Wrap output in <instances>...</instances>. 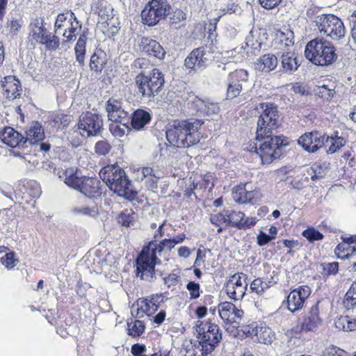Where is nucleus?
I'll return each mask as SVG.
<instances>
[{
    "instance_id": "f257e3e1",
    "label": "nucleus",
    "mask_w": 356,
    "mask_h": 356,
    "mask_svg": "<svg viewBox=\"0 0 356 356\" xmlns=\"http://www.w3.org/2000/svg\"><path fill=\"white\" fill-rule=\"evenodd\" d=\"M186 234H179L172 238H165L159 242L151 241L143 248L136 260L137 276L144 280H150L154 274V266L160 261L158 256L163 251H170L176 245L182 243Z\"/></svg>"
},
{
    "instance_id": "f03ea898",
    "label": "nucleus",
    "mask_w": 356,
    "mask_h": 356,
    "mask_svg": "<svg viewBox=\"0 0 356 356\" xmlns=\"http://www.w3.org/2000/svg\"><path fill=\"white\" fill-rule=\"evenodd\" d=\"M203 122L197 119L177 120L169 123L165 135L169 143L178 148L197 144L200 139L199 129Z\"/></svg>"
},
{
    "instance_id": "7ed1b4c3",
    "label": "nucleus",
    "mask_w": 356,
    "mask_h": 356,
    "mask_svg": "<svg viewBox=\"0 0 356 356\" xmlns=\"http://www.w3.org/2000/svg\"><path fill=\"white\" fill-rule=\"evenodd\" d=\"M102 180L111 191L126 200H134L137 192L133 188L131 181L123 169L118 165H107L99 172Z\"/></svg>"
},
{
    "instance_id": "20e7f679",
    "label": "nucleus",
    "mask_w": 356,
    "mask_h": 356,
    "mask_svg": "<svg viewBox=\"0 0 356 356\" xmlns=\"http://www.w3.org/2000/svg\"><path fill=\"white\" fill-rule=\"evenodd\" d=\"M305 56L314 65L321 66L332 64L337 58L334 45L322 38L309 42L305 47Z\"/></svg>"
},
{
    "instance_id": "39448f33",
    "label": "nucleus",
    "mask_w": 356,
    "mask_h": 356,
    "mask_svg": "<svg viewBox=\"0 0 356 356\" xmlns=\"http://www.w3.org/2000/svg\"><path fill=\"white\" fill-rule=\"evenodd\" d=\"M255 144L254 152L259 156L263 164H269L280 155V147L283 145V140L280 136L270 134L259 136Z\"/></svg>"
},
{
    "instance_id": "423d86ee",
    "label": "nucleus",
    "mask_w": 356,
    "mask_h": 356,
    "mask_svg": "<svg viewBox=\"0 0 356 356\" xmlns=\"http://www.w3.org/2000/svg\"><path fill=\"white\" fill-rule=\"evenodd\" d=\"M136 84L143 97L150 98L158 95L165 80L162 72L154 68L147 73H140L136 76Z\"/></svg>"
},
{
    "instance_id": "0eeeda50",
    "label": "nucleus",
    "mask_w": 356,
    "mask_h": 356,
    "mask_svg": "<svg viewBox=\"0 0 356 356\" xmlns=\"http://www.w3.org/2000/svg\"><path fill=\"white\" fill-rule=\"evenodd\" d=\"M316 26L320 33H323L332 40L343 38L346 33L343 22L338 17L332 14L318 15L315 19Z\"/></svg>"
},
{
    "instance_id": "6e6552de",
    "label": "nucleus",
    "mask_w": 356,
    "mask_h": 356,
    "mask_svg": "<svg viewBox=\"0 0 356 356\" xmlns=\"http://www.w3.org/2000/svg\"><path fill=\"white\" fill-rule=\"evenodd\" d=\"M197 343L211 353L218 346L222 339L218 325L211 322H201L196 329Z\"/></svg>"
},
{
    "instance_id": "1a4fd4ad",
    "label": "nucleus",
    "mask_w": 356,
    "mask_h": 356,
    "mask_svg": "<svg viewBox=\"0 0 356 356\" xmlns=\"http://www.w3.org/2000/svg\"><path fill=\"white\" fill-rule=\"evenodd\" d=\"M261 113L257 122V138L259 136L271 133L280 123L277 108L271 103L260 104Z\"/></svg>"
},
{
    "instance_id": "9d476101",
    "label": "nucleus",
    "mask_w": 356,
    "mask_h": 356,
    "mask_svg": "<svg viewBox=\"0 0 356 356\" xmlns=\"http://www.w3.org/2000/svg\"><path fill=\"white\" fill-rule=\"evenodd\" d=\"M65 26L66 29L63 36L65 41H74L81 31L82 24L72 10L58 15L55 22V33H58L59 30Z\"/></svg>"
},
{
    "instance_id": "9b49d317",
    "label": "nucleus",
    "mask_w": 356,
    "mask_h": 356,
    "mask_svg": "<svg viewBox=\"0 0 356 356\" xmlns=\"http://www.w3.org/2000/svg\"><path fill=\"white\" fill-rule=\"evenodd\" d=\"M170 6L166 0H152L141 13L143 24L154 26L170 13Z\"/></svg>"
},
{
    "instance_id": "f8f14e48",
    "label": "nucleus",
    "mask_w": 356,
    "mask_h": 356,
    "mask_svg": "<svg viewBox=\"0 0 356 356\" xmlns=\"http://www.w3.org/2000/svg\"><path fill=\"white\" fill-rule=\"evenodd\" d=\"M322 322L318 305L315 304L302 314L297 326L293 327L292 331L296 334L301 332H316L321 325Z\"/></svg>"
},
{
    "instance_id": "ddd939ff",
    "label": "nucleus",
    "mask_w": 356,
    "mask_h": 356,
    "mask_svg": "<svg viewBox=\"0 0 356 356\" xmlns=\"http://www.w3.org/2000/svg\"><path fill=\"white\" fill-rule=\"evenodd\" d=\"M248 275L243 273H235L229 277L225 290L230 299L241 300L243 298L248 290Z\"/></svg>"
},
{
    "instance_id": "4468645a",
    "label": "nucleus",
    "mask_w": 356,
    "mask_h": 356,
    "mask_svg": "<svg viewBox=\"0 0 356 356\" xmlns=\"http://www.w3.org/2000/svg\"><path fill=\"white\" fill-rule=\"evenodd\" d=\"M24 144L29 143L34 146V151L48 152L50 145L42 143L44 138V132L42 125L38 122H33L25 131Z\"/></svg>"
},
{
    "instance_id": "2eb2a0df",
    "label": "nucleus",
    "mask_w": 356,
    "mask_h": 356,
    "mask_svg": "<svg viewBox=\"0 0 356 356\" xmlns=\"http://www.w3.org/2000/svg\"><path fill=\"white\" fill-rule=\"evenodd\" d=\"M103 127L102 117L97 113L86 112L80 118L79 129L81 134L86 136H94L98 134Z\"/></svg>"
},
{
    "instance_id": "dca6fc26",
    "label": "nucleus",
    "mask_w": 356,
    "mask_h": 356,
    "mask_svg": "<svg viewBox=\"0 0 356 356\" xmlns=\"http://www.w3.org/2000/svg\"><path fill=\"white\" fill-rule=\"evenodd\" d=\"M311 293L310 287L307 285L300 286L291 291L286 297L287 309L292 313L302 309Z\"/></svg>"
},
{
    "instance_id": "f3484780",
    "label": "nucleus",
    "mask_w": 356,
    "mask_h": 356,
    "mask_svg": "<svg viewBox=\"0 0 356 356\" xmlns=\"http://www.w3.org/2000/svg\"><path fill=\"white\" fill-rule=\"evenodd\" d=\"M105 108L108 120L126 125L130 122L129 113L122 108V102L118 99L111 97L106 103Z\"/></svg>"
},
{
    "instance_id": "a211bd4d",
    "label": "nucleus",
    "mask_w": 356,
    "mask_h": 356,
    "mask_svg": "<svg viewBox=\"0 0 356 356\" xmlns=\"http://www.w3.org/2000/svg\"><path fill=\"white\" fill-rule=\"evenodd\" d=\"M325 136L318 131L305 133L298 139V144L308 152L314 153L325 145Z\"/></svg>"
},
{
    "instance_id": "6ab92c4d",
    "label": "nucleus",
    "mask_w": 356,
    "mask_h": 356,
    "mask_svg": "<svg viewBox=\"0 0 356 356\" xmlns=\"http://www.w3.org/2000/svg\"><path fill=\"white\" fill-rule=\"evenodd\" d=\"M220 318L224 321L238 325L243 317L244 312L241 309L237 308L230 302H221L218 306Z\"/></svg>"
},
{
    "instance_id": "aec40b11",
    "label": "nucleus",
    "mask_w": 356,
    "mask_h": 356,
    "mask_svg": "<svg viewBox=\"0 0 356 356\" xmlns=\"http://www.w3.org/2000/svg\"><path fill=\"white\" fill-rule=\"evenodd\" d=\"M227 220L228 225L236 227L239 229H247L254 227L257 222L255 217L247 216L245 222H242L243 218L245 217V213L241 211H226Z\"/></svg>"
},
{
    "instance_id": "412c9836",
    "label": "nucleus",
    "mask_w": 356,
    "mask_h": 356,
    "mask_svg": "<svg viewBox=\"0 0 356 356\" xmlns=\"http://www.w3.org/2000/svg\"><path fill=\"white\" fill-rule=\"evenodd\" d=\"M191 103L193 109L200 115H211L217 114L220 111L218 104L211 102L209 99H202L197 97H193Z\"/></svg>"
},
{
    "instance_id": "4be33fe9",
    "label": "nucleus",
    "mask_w": 356,
    "mask_h": 356,
    "mask_svg": "<svg viewBox=\"0 0 356 356\" xmlns=\"http://www.w3.org/2000/svg\"><path fill=\"white\" fill-rule=\"evenodd\" d=\"M141 50L146 54L158 59H163L165 51L162 46L156 40L149 38H143L140 42Z\"/></svg>"
},
{
    "instance_id": "5701e85b",
    "label": "nucleus",
    "mask_w": 356,
    "mask_h": 356,
    "mask_svg": "<svg viewBox=\"0 0 356 356\" xmlns=\"http://www.w3.org/2000/svg\"><path fill=\"white\" fill-rule=\"evenodd\" d=\"M293 33L288 29L285 31H277L274 40V48L280 50L281 53L286 51H292L294 44Z\"/></svg>"
},
{
    "instance_id": "b1692460",
    "label": "nucleus",
    "mask_w": 356,
    "mask_h": 356,
    "mask_svg": "<svg viewBox=\"0 0 356 356\" xmlns=\"http://www.w3.org/2000/svg\"><path fill=\"white\" fill-rule=\"evenodd\" d=\"M2 88L5 97L12 99L19 97L22 90L19 81L14 76L4 77L2 81Z\"/></svg>"
},
{
    "instance_id": "393cba45",
    "label": "nucleus",
    "mask_w": 356,
    "mask_h": 356,
    "mask_svg": "<svg viewBox=\"0 0 356 356\" xmlns=\"http://www.w3.org/2000/svg\"><path fill=\"white\" fill-rule=\"evenodd\" d=\"M282 72L288 74H292L300 66L297 56L292 51H286L282 53L280 56Z\"/></svg>"
},
{
    "instance_id": "a878e982",
    "label": "nucleus",
    "mask_w": 356,
    "mask_h": 356,
    "mask_svg": "<svg viewBox=\"0 0 356 356\" xmlns=\"http://www.w3.org/2000/svg\"><path fill=\"white\" fill-rule=\"evenodd\" d=\"M278 64V60L273 54H266L258 58L254 62V69L261 72H270L274 70Z\"/></svg>"
},
{
    "instance_id": "bb28decb",
    "label": "nucleus",
    "mask_w": 356,
    "mask_h": 356,
    "mask_svg": "<svg viewBox=\"0 0 356 356\" xmlns=\"http://www.w3.org/2000/svg\"><path fill=\"white\" fill-rule=\"evenodd\" d=\"M257 191L252 190L248 184L238 185L232 192V197L236 202L246 204L255 197Z\"/></svg>"
},
{
    "instance_id": "cd10ccee",
    "label": "nucleus",
    "mask_w": 356,
    "mask_h": 356,
    "mask_svg": "<svg viewBox=\"0 0 356 356\" xmlns=\"http://www.w3.org/2000/svg\"><path fill=\"white\" fill-rule=\"evenodd\" d=\"M100 181L97 178L86 177L79 191L88 197H93L101 194Z\"/></svg>"
},
{
    "instance_id": "c85d7f7f",
    "label": "nucleus",
    "mask_w": 356,
    "mask_h": 356,
    "mask_svg": "<svg viewBox=\"0 0 356 356\" xmlns=\"http://www.w3.org/2000/svg\"><path fill=\"white\" fill-rule=\"evenodd\" d=\"M65 183L70 188L79 191L85 176L81 175L76 168H70L63 172Z\"/></svg>"
},
{
    "instance_id": "c756f323",
    "label": "nucleus",
    "mask_w": 356,
    "mask_h": 356,
    "mask_svg": "<svg viewBox=\"0 0 356 356\" xmlns=\"http://www.w3.org/2000/svg\"><path fill=\"white\" fill-rule=\"evenodd\" d=\"M3 143L11 147L24 145V136L11 127H6L1 135Z\"/></svg>"
},
{
    "instance_id": "7c9ffc66",
    "label": "nucleus",
    "mask_w": 356,
    "mask_h": 356,
    "mask_svg": "<svg viewBox=\"0 0 356 356\" xmlns=\"http://www.w3.org/2000/svg\"><path fill=\"white\" fill-rule=\"evenodd\" d=\"M151 120L150 114L142 109L134 111L130 118V124L133 129L140 130Z\"/></svg>"
},
{
    "instance_id": "2f4dec72",
    "label": "nucleus",
    "mask_w": 356,
    "mask_h": 356,
    "mask_svg": "<svg viewBox=\"0 0 356 356\" xmlns=\"http://www.w3.org/2000/svg\"><path fill=\"white\" fill-rule=\"evenodd\" d=\"M71 211L75 216L97 218L99 214V207L96 204L74 206L72 208Z\"/></svg>"
},
{
    "instance_id": "473e14b6",
    "label": "nucleus",
    "mask_w": 356,
    "mask_h": 356,
    "mask_svg": "<svg viewBox=\"0 0 356 356\" xmlns=\"http://www.w3.org/2000/svg\"><path fill=\"white\" fill-rule=\"evenodd\" d=\"M183 356H210L211 353L206 351L198 343L193 344L191 342L184 343L181 350Z\"/></svg>"
},
{
    "instance_id": "72a5a7b5",
    "label": "nucleus",
    "mask_w": 356,
    "mask_h": 356,
    "mask_svg": "<svg viewBox=\"0 0 356 356\" xmlns=\"http://www.w3.org/2000/svg\"><path fill=\"white\" fill-rule=\"evenodd\" d=\"M105 64L106 55L101 50L95 51L90 57L89 65L90 68L97 74L100 73L102 71Z\"/></svg>"
},
{
    "instance_id": "f704fd0d",
    "label": "nucleus",
    "mask_w": 356,
    "mask_h": 356,
    "mask_svg": "<svg viewBox=\"0 0 356 356\" xmlns=\"http://www.w3.org/2000/svg\"><path fill=\"white\" fill-rule=\"evenodd\" d=\"M325 143L328 145V148L326 150L327 153L334 154L346 145V140L341 136H339L337 134L331 136H326Z\"/></svg>"
},
{
    "instance_id": "c9c22d12",
    "label": "nucleus",
    "mask_w": 356,
    "mask_h": 356,
    "mask_svg": "<svg viewBox=\"0 0 356 356\" xmlns=\"http://www.w3.org/2000/svg\"><path fill=\"white\" fill-rule=\"evenodd\" d=\"M248 71L245 70H235L229 74L226 83L232 85H241L243 87V84L248 80Z\"/></svg>"
},
{
    "instance_id": "e433bc0d",
    "label": "nucleus",
    "mask_w": 356,
    "mask_h": 356,
    "mask_svg": "<svg viewBox=\"0 0 356 356\" xmlns=\"http://www.w3.org/2000/svg\"><path fill=\"white\" fill-rule=\"evenodd\" d=\"M257 340L259 343L270 344L275 338V334L271 328L261 327L256 331Z\"/></svg>"
},
{
    "instance_id": "4c0bfd02",
    "label": "nucleus",
    "mask_w": 356,
    "mask_h": 356,
    "mask_svg": "<svg viewBox=\"0 0 356 356\" xmlns=\"http://www.w3.org/2000/svg\"><path fill=\"white\" fill-rule=\"evenodd\" d=\"M334 253L339 259H348L356 254V246L341 243L335 248Z\"/></svg>"
},
{
    "instance_id": "58836bf2",
    "label": "nucleus",
    "mask_w": 356,
    "mask_h": 356,
    "mask_svg": "<svg viewBox=\"0 0 356 356\" xmlns=\"http://www.w3.org/2000/svg\"><path fill=\"white\" fill-rule=\"evenodd\" d=\"M86 40V34L84 33H81L74 48L76 59L80 65H83L84 63Z\"/></svg>"
},
{
    "instance_id": "ea45409f",
    "label": "nucleus",
    "mask_w": 356,
    "mask_h": 356,
    "mask_svg": "<svg viewBox=\"0 0 356 356\" xmlns=\"http://www.w3.org/2000/svg\"><path fill=\"white\" fill-rule=\"evenodd\" d=\"M192 59H195L197 61V67H200V68L205 66V63L208 60L206 56V51L202 48H197L191 51V53L187 56V63L191 65L190 61Z\"/></svg>"
},
{
    "instance_id": "a19ab883",
    "label": "nucleus",
    "mask_w": 356,
    "mask_h": 356,
    "mask_svg": "<svg viewBox=\"0 0 356 356\" xmlns=\"http://www.w3.org/2000/svg\"><path fill=\"white\" fill-rule=\"evenodd\" d=\"M129 125L130 122L126 125H122L119 122H111L109 124V131L113 136L122 138L130 130Z\"/></svg>"
},
{
    "instance_id": "79ce46f5",
    "label": "nucleus",
    "mask_w": 356,
    "mask_h": 356,
    "mask_svg": "<svg viewBox=\"0 0 356 356\" xmlns=\"http://www.w3.org/2000/svg\"><path fill=\"white\" fill-rule=\"evenodd\" d=\"M23 25V19L21 16L14 17L12 13L7 22V27L9 29V33L12 35H16L21 29Z\"/></svg>"
},
{
    "instance_id": "37998d69",
    "label": "nucleus",
    "mask_w": 356,
    "mask_h": 356,
    "mask_svg": "<svg viewBox=\"0 0 356 356\" xmlns=\"http://www.w3.org/2000/svg\"><path fill=\"white\" fill-rule=\"evenodd\" d=\"M128 334L133 337L140 336L145 330L143 321L134 320L127 323Z\"/></svg>"
},
{
    "instance_id": "c03bdc74",
    "label": "nucleus",
    "mask_w": 356,
    "mask_h": 356,
    "mask_svg": "<svg viewBox=\"0 0 356 356\" xmlns=\"http://www.w3.org/2000/svg\"><path fill=\"white\" fill-rule=\"evenodd\" d=\"M136 215L131 210H125L122 212L118 218V222L124 227H129L134 225Z\"/></svg>"
},
{
    "instance_id": "a18cd8bd",
    "label": "nucleus",
    "mask_w": 356,
    "mask_h": 356,
    "mask_svg": "<svg viewBox=\"0 0 356 356\" xmlns=\"http://www.w3.org/2000/svg\"><path fill=\"white\" fill-rule=\"evenodd\" d=\"M25 193L28 196L32 198H38L41 195V188L39 184L35 181H27L24 186Z\"/></svg>"
},
{
    "instance_id": "49530a36",
    "label": "nucleus",
    "mask_w": 356,
    "mask_h": 356,
    "mask_svg": "<svg viewBox=\"0 0 356 356\" xmlns=\"http://www.w3.org/2000/svg\"><path fill=\"white\" fill-rule=\"evenodd\" d=\"M343 303L348 309L356 305V281L351 284L349 290L346 292Z\"/></svg>"
},
{
    "instance_id": "de8ad7c7",
    "label": "nucleus",
    "mask_w": 356,
    "mask_h": 356,
    "mask_svg": "<svg viewBox=\"0 0 356 356\" xmlns=\"http://www.w3.org/2000/svg\"><path fill=\"white\" fill-rule=\"evenodd\" d=\"M269 288V285L264 282L261 278L254 279L250 285L251 292L261 296Z\"/></svg>"
},
{
    "instance_id": "09e8293b",
    "label": "nucleus",
    "mask_w": 356,
    "mask_h": 356,
    "mask_svg": "<svg viewBox=\"0 0 356 356\" xmlns=\"http://www.w3.org/2000/svg\"><path fill=\"white\" fill-rule=\"evenodd\" d=\"M1 261L6 268L11 270L17 265L19 259L14 252H10L1 258Z\"/></svg>"
},
{
    "instance_id": "8fccbe9b",
    "label": "nucleus",
    "mask_w": 356,
    "mask_h": 356,
    "mask_svg": "<svg viewBox=\"0 0 356 356\" xmlns=\"http://www.w3.org/2000/svg\"><path fill=\"white\" fill-rule=\"evenodd\" d=\"M48 33V31L44 26L40 29H36V30L31 31L30 36L33 40L40 44H43V42H45L47 40Z\"/></svg>"
},
{
    "instance_id": "3c124183",
    "label": "nucleus",
    "mask_w": 356,
    "mask_h": 356,
    "mask_svg": "<svg viewBox=\"0 0 356 356\" xmlns=\"http://www.w3.org/2000/svg\"><path fill=\"white\" fill-rule=\"evenodd\" d=\"M211 222L218 227L217 232L220 233L222 231V228L220 227L222 224L228 225V220H227V212L218 213L212 215L210 218Z\"/></svg>"
},
{
    "instance_id": "603ef678",
    "label": "nucleus",
    "mask_w": 356,
    "mask_h": 356,
    "mask_svg": "<svg viewBox=\"0 0 356 356\" xmlns=\"http://www.w3.org/2000/svg\"><path fill=\"white\" fill-rule=\"evenodd\" d=\"M241 13V8L234 3H229L226 6H222L218 10V18L221 17L222 16L229 14H233V13Z\"/></svg>"
},
{
    "instance_id": "864d4df0",
    "label": "nucleus",
    "mask_w": 356,
    "mask_h": 356,
    "mask_svg": "<svg viewBox=\"0 0 356 356\" xmlns=\"http://www.w3.org/2000/svg\"><path fill=\"white\" fill-rule=\"evenodd\" d=\"M302 236L306 238L309 242L322 240L323 238V234L318 232L314 227H309L302 232Z\"/></svg>"
},
{
    "instance_id": "5fc2aeb1",
    "label": "nucleus",
    "mask_w": 356,
    "mask_h": 356,
    "mask_svg": "<svg viewBox=\"0 0 356 356\" xmlns=\"http://www.w3.org/2000/svg\"><path fill=\"white\" fill-rule=\"evenodd\" d=\"M211 250L209 249H200L197 250L196 259L194 262L195 267L205 266V262L207 259V254H210Z\"/></svg>"
},
{
    "instance_id": "6e6d98bb",
    "label": "nucleus",
    "mask_w": 356,
    "mask_h": 356,
    "mask_svg": "<svg viewBox=\"0 0 356 356\" xmlns=\"http://www.w3.org/2000/svg\"><path fill=\"white\" fill-rule=\"evenodd\" d=\"M227 83V99H232L239 95L242 90L241 85H232V83Z\"/></svg>"
},
{
    "instance_id": "4d7b16f0",
    "label": "nucleus",
    "mask_w": 356,
    "mask_h": 356,
    "mask_svg": "<svg viewBox=\"0 0 356 356\" xmlns=\"http://www.w3.org/2000/svg\"><path fill=\"white\" fill-rule=\"evenodd\" d=\"M111 148V146L106 140L98 141L95 144V152L97 154L102 155V156L106 155L110 152Z\"/></svg>"
},
{
    "instance_id": "13d9d810",
    "label": "nucleus",
    "mask_w": 356,
    "mask_h": 356,
    "mask_svg": "<svg viewBox=\"0 0 356 356\" xmlns=\"http://www.w3.org/2000/svg\"><path fill=\"white\" fill-rule=\"evenodd\" d=\"M186 289L189 292L191 299H196L200 297V286L198 283L191 281L187 284Z\"/></svg>"
},
{
    "instance_id": "bf43d9fd",
    "label": "nucleus",
    "mask_w": 356,
    "mask_h": 356,
    "mask_svg": "<svg viewBox=\"0 0 356 356\" xmlns=\"http://www.w3.org/2000/svg\"><path fill=\"white\" fill-rule=\"evenodd\" d=\"M19 158L24 161L28 168L35 167L38 164V160L36 154H24L23 155L19 154Z\"/></svg>"
},
{
    "instance_id": "052dcab7",
    "label": "nucleus",
    "mask_w": 356,
    "mask_h": 356,
    "mask_svg": "<svg viewBox=\"0 0 356 356\" xmlns=\"http://www.w3.org/2000/svg\"><path fill=\"white\" fill-rule=\"evenodd\" d=\"M140 299L138 300L136 303H134L131 308V312L133 316L141 318L145 314H146V312L144 311L143 307L142 308V305H140Z\"/></svg>"
},
{
    "instance_id": "680f3d73",
    "label": "nucleus",
    "mask_w": 356,
    "mask_h": 356,
    "mask_svg": "<svg viewBox=\"0 0 356 356\" xmlns=\"http://www.w3.org/2000/svg\"><path fill=\"white\" fill-rule=\"evenodd\" d=\"M47 39V41L43 42V44H44L49 49L55 50L58 47L59 39L57 36H51V35L48 33Z\"/></svg>"
},
{
    "instance_id": "e2e57ef3",
    "label": "nucleus",
    "mask_w": 356,
    "mask_h": 356,
    "mask_svg": "<svg viewBox=\"0 0 356 356\" xmlns=\"http://www.w3.org/2000/svg\"><path fill=\"white\" fill-rule=\"evenodd\" d=\"M147 298H149V300L151 302V307H154L156 312L158 310L160 304L164 300V296L162 293L153 294Z\"/></svg>"
},
{
    "instance_id": "0e129e2a",
    "label": "nucleus",
    "mask_w": 356,
    "mask_h": 356,
    "mask_svg": "<svg viewBox=\"0 0 356 356\" xmlns=\"http://www.w3.org/2000/svg\"><path fill=\"white\" fill-rule=\"evenodd\" d=\"M274 238L275 236H270V235H267L266 233L261 231L257 236V243L259 246H264L268 244Z\"/></svg>"
},
{
    "instance_id": "69168bd1",
    "label": "nucleus",
    "mask_w": 356,
    "mask_h": 356,
    "mask_svg": "<svg viewBox=\"0 0 356 356\" xmlns=\"http://www.w3.org/2000/svg\"><path fill=\"white\" fill-rule=\"evenodd\" d=\"M142 308L143 307L144 311L146 312V315L150 316L155 314L156 310L154 307H151V302L149 298L140 299Z\"/></svg>"
},
{
    "instance_id": "338daca9",
    "label": "nucleus",
    "mask_w": 356,
    "mask_h": 356,
    "mask_svg": "<svg viewBox=\"0 0 356 356\" xmlns=\"http://www.w3.org/2000/svg\"><path fill=\"white\" fill-rule=\"evenodd\" d=\"M179 280V276L175 273H172L164 278V282L165 284L168 286V287H170L172 286L176 285L178 283Z\"/></svg>"
},
{
    "instance_id": "774afa93",
    "label": "nucleus",
    "mask_w": 356,
    "mask_h": 356,
    "mask_svg": "<svg viewBox=\"0 0 356 356\" xmlns=\"http://www.w3.org/2000/svg\"><path fill=\"white\" fill-rule=\"evenodd\" d=\"M323 269L328 275H335L338 272L339 264L337 262L326 264Z\"/></svg>"
}]
</instances>
